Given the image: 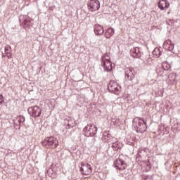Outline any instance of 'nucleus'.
Wrapping results in <instances>:
<instances>
[{"label": "nucleus", "instance_id": "nucleus-14", "mask_svg": "<svg viewBox=\"0 0 180 180\" xmlns=\"http://www.w3.org/2000/svg\"><path fill=\"white\" fill-rule=\"evenodd\" d=\"M165 65H167V63H162L161 68H158L156 70L157 74H158L160 77L163 75L164 71H168L169 70V68H165Z\"/></svg>", "mask_w": 180, "mask_h": 180}, {"label": "nucleus", "instance_id": "nucleus-3", "mask_svg": "<svg viewBox=\"0 0 180 180\" xmlns=\"http://www.w3.org/2000/svg\"><path fill=\"white\" fill-rule=\"evenodd\" d=\"M108 89L111 94H115V95H120L122 92V87L120 86L119 83L115 81H110L108 84Z\"/></svg>", "mask_w": 180, "mask_h": 180}, {"label": "nucleus", "instance_id": "nucleus-12", "mask_svg": "<svg viewBox=\"0 0 180 180\" xmlns=\"http://www.w3.org/2000/svg\"><path fill=\"white\" fill-rule=\"evenodd\" d=\"M94 33L96 36H101L103 33H105V30H103V26L101 25H94Z\"/></svg>", "mask_w": 180, "mask_h": 180}, {"label": "nucleus", "instance_id": "nucleus-16", "mask_svg": "<svg viewBox=\"0 0 180 180\" xmlns=\"http://www.w3.org/2000/svg\"><path fill=\"white\" fill-rule=\"evenodd\" d=\"M176 78V75L175 74L170 73L168 75V78H167V82H169V84L172 85V84H174Z\"/></svg>", "mask_w": 180, "mask_h": 180}, {"label": "nucleus", "instance_id": "nucleus-8", "mask_svg": "<svg viewBox=\"0 0 180 180\" xmlns=\"http://www.w3.org/2000/svg\"><path fill=\"white\" fill-rule=\"evenodd\" d=\"M114 167L117 168V169L121 171L122 169H126V167H127V165H126L123 160L118 158L114 162Z\"/></svg>", "mask_w": 180, "mask_h": 180}, {"label": "nucleus", "instance_id": "nucleus-28", "mask_svg": "<svg viewBox=\"0 0 180 180\" xmlns=\"http://www.w3.org/2000/svg\"><path fill=\"white\" fill-rule=\"evenodd\" d=\"M5 102V98H4V96L2 94H0V106Z\"/></svg>", "mask_w": 180, "mask_h": 180}, {"label": "nucleus", "instance_id": "nucleus-25", "mask_svg": "<svg viewBox=\"0 0 180 180\" xmlns=\"http://www.w3.org/2000/svg\"><path fill=\"white\" fill-rule=\"evenodd\" d=\"M68 125L70 127H74L75 126V121L72 120H68Z\"/></svg>", "mask_w": 180, "mask_h": 180}, {"label": "nucleus", "instance_id": "nucleus-6", "mask_svg": "<svg viewBox=\"0 0 180 180\" xmlns=\"http://www.w3.org/2000/svg\"><path fill=\"white\" fill-rule=\"evenodd\" d=\"M27 111L33 117H39L41 115V109L39 106L30 107Z\"/></svg>", "mask_w": 180, "mask_h": 180}, {"label": "nucleus", "instance_id": "nucleus-30", "mask_svg": "<svg viewBox=\"0 0 180 180\" xmlns=\"http://www.w3.org/2000/svg\"><path fill=\"white\" fill-rule=\"evenodd\" d=\"M20 22H22V17H20Z\"/></svg>", "mask_w": 180, "mask_h": 180}, {"label": "nucleus", "instance_id": "nucleus-7", "mask_svg": "<svg viewBox=\"0 0 180 180\" xmlns=\"http://www.w3.org/2000/svg\"><path fill=\"white\" fill-rule=\"evenodd\" d=\"M80 172L83 175H91L92 174V167L88 163H82Z\"/></svg>", "mask_w": 180, "mask_h": 180}, {"label": "nucleus", "instance_id": "nucleus-22", "mask_svg": "<svg viewBox=\"0 0 180 180\" xmlns=\"http://www.w3.org/2000/svg\"><path fill=\"white\" fill-rule=\"evenodd\" d=\"M108 146L110 148H112V150H114V151H117V150H119V148H120V143L119 142H117L116 143L108 144Z\"/></svg>", "mask_w": 180, "mask_h": 180}, {"label": "nucleus", "instance_id": "nucleus-20", "mask_svg": "<svg viewBox=\"0 0 180 180\" xmlns=\"http://www.w3.org/2000/svg\"><path fill=\"white\" fill-rule=\"evenodd\" d=\"M112 138L113 136H112V135L108 132L104 133L103 135V139L106 143H109V141L112 140Z\"/></svg>", "mask_w": 180, "mask_h": 180}, {"label": "nucleus", "instance_id": "nucleus-5", "mask_svg": "<svg viewBox=\"0 0 180 180\" xmlns=\"http://www.w3.org/2000/svg\"><path fill=\"white\" fill-rule=\"evenodd\" d=\"M101 8V3L98 0H90L88 2V9L90 12H95V11H98Z\"/></svg>", "mask_w": 180, "mask_h": 180}, {"label": "nucleus", "instance_id": "nucleus-18", "mask_svg": "<svg viewBox=\"0 0 180 180\" xmlns=\"http://www.w3.org/2000/svg\"><path fill=\"white\" fill-rule=\"evenodd\" d=\"M4 50L6 54H7L8 58H12V54L11 53H12V49L11 48V46L6 45L4 48Z\"/></svg>", "mask_w": 180, "mask_h": 180}, {"label": "nucleus", "instance_id": "nucleus-24", "mask_svg": "<svg viewBox=\"0 0 180 180\" xmlns=\"http://www.w3.org/2000/svg\"><path fill=\"white\" fill-rule=\"evenodd\" d=\"M174 47H175V45L172 42V44L168 48H167L166 50H167V51H172V53H175Z\"/></svg>", "mask_w": 180, "mask_h": 180}, {"label": "nucleus", "instance_id": "nucleus-21", "mask_svg": "<svg viewBox=\"0 0 180 180\" xmlns=\"http://www.w3.org/2000/svg\"><path fill=\"white\" fill-rule=\"evenodd\" d=\"M108 61H110V54L106 53H105V55H103L102 56L101 63H108Z\"/></svg>", "mask_w": 180, "mask_h": 180}, {"label": "nucleus", "instance_id": "nucleus-2", "mask_svg": "<svg viewBox=\"0 0 180 180\" xmlns=\"http://www.w3.org/2000/svg\"><path fill=\"white\" fill-rule=\"evenodd\" d=\"M98 133V128L96 124H88L84 128V134L86 137H94Z\"/></svg>", "mask_w": 180, "mask_h": 180}, {"label": "nucleus", "instance_id": "nucleus-10", "mask_svg": "<svg viewBox=\"0 0 180 180\" xmlns=\"http://www.w3.org/2000/svg\"><path fill=\"white\" fill-rule=\"evenodd\" d=\"M130 54L131 57H134V58H140L141 56V52L140 51V48L135 47L131 49Z\"/></svg>", "mask_w": 180, "mask_h": 180}, {"label": "nucleus", "instance_id": "nucleus-1", "mask_svg": "<svg viewBox=\"0 0 180 180\" xmlns=\"http://www.w3.org/2000/svg\"><path fill=\"white\" fill-rule=\"evenodd\" d=\"M41 144L46 148H56V147H58V140L54 136H51L43 141Z\"/></svg>", "mask_w": 180, "mask_h": 180}, {"label": "nucleus", "instance_id": "nucleus-29", "mask_svg": "<svg viewBox=\"0 0 180 180\" xmlns=\"http://www.w3.org/2000/svg\"><path fill=\"white\" fill-rule=\"evenodd\" d=\"M165 68H169H169H171V66H169V65L166 63Z\"/></svg>", "mask_w": 180, "mask_h": 180}, {"label": "nucleus", "instance_id": "nucleus-23", "mask_svg": "<svg viewBox=\"0 0 180 180\" xmlns=\"http://www.w3.org/2000/svg\"><path fill=\"white\" fill-rule=\"evenodd\" d=\"M172 41L171 40H166L163 44V49H165V50H167V49H168V47L172 44Z\"/></svg>", "mask_w": 180, "mask_h": 180}, {"label": "nucleus", "instance_id": "nucleus-19", "mask_svg": "<svg viewBox=\"0 0 180 180\" xmlns=\"http://www.w3.org/2000/svg\"><path fill=\"white\" fill-rule=\"evenodd\" d=\"M153 56H155L158 58V57H161V54H162V48H155L153 51Z\"/></svg>", "mask_w": 180, "mask_h": 180}, {"label": "nucleus", "instance_id": "nucleus-26", "mask_svg": "<svg viewBox=\"0 0 180 180\" xmlns=\"http://www.w3.org/2000/svg\"><path fill=\"white\" fill-rule=\"evenodd\" d=\"M116 143H119V141H117V139L112 137L108 142V144H115Z\"/></svg>", "mask_w": 180, "mask_h": 180}, {"label": "nucleus", "instance_id": "nucleus-17", "mask_svg": "<svg viewBox=\"0 0 180 180\" xmlns=\"http://www.w3.org/2000/svg\"><path fill=\"white\" fill-rule=\"evenodd\" d=\"M147 130V124L144 123H141L139 125V127H138V129H136L137 133H144Z\"/></svg>", "mask_w": 180, "mask_h": 180}, {"label": "nucleus", "instance_id": "nucleus-27", "mask_svg": "<svg viewBox=\"0 0 180 180\" xmlns=\"http://www.w3.org/2000/svg\"><path fill=\"white\" fill-rule=\"evenodd\" d=\"M142 179L143 180H153L154 178L153 177V176H150V175H143L142 176Z\"/></svg>", "mask_w": 180, "mask_h": 180}, {"label": "nucleus", "instance_id": "nucleus-15", "mask_svg": "<svg viewBox=\"0 0 180 180\" xmlns=\"http://www.w3.org/2000/svg\"><path fill=\"white\" fill-rule=\"evenodd\" d=\"M113 34H115V30L112 27L108 28L105 32V37H106V39H110Z\"/></svg>", "mask_w": 180, "mask_h": 180}, {"label": "nucleus", "instance_id": "nucleus-13", "mask_svg": "<svg viewBox=\"0 0 180 180\" xmlns=\"http://www.w3.org/2000/svg\"><path fill=\"white\" fill-rule=\"evenodd\" d=\"M101 65L102 67H103L105 71H107V72H110V71H112V69L113 68L111 61L101 63Z\"/></svg>", "mask_w": 180, "mask_h": 180}, {"label": "nucleus", "instance_id": "nucleus-11", "mask_svg": "<svg viewBox=\"0 0 180 180\" xmlns=\"http://www.w3.org/2000/svg\"><path fill=\"white\" fill-rule=\"evenodd\" d=\"M141 123H144V124H147V122L143 118H134L133 120V126L137 130Z\"/></svg>", "mask_w": 180, "mask_h": 180}, {"label": "nucleus", "instance_id": "nucleus-4", "mask_svg": "<svg viewBox=\"0 0 180 180\" xmlns=\"http://www.w3.org/2000/svg\"><path fill=\"white\" fill-rule=\"evenodd\" d=\"M125 79L127 81L132 82L136 77V70L131 67L126 68L124 69Z\"/></svg>", "mask_w": 180, "mask_h": 180}, {"label": "nucleus", "instance_id": "nucleus-9", "mask_svg": "<svg viewBox=\"0 0 180 180\" xmlns=\"http://www.w3.org/2000/svg\"><path fill=\"white\" fill-rule=\"evenodd\" d=\"M158 6L160 11H167V8H169V2H168V0H160Z\"/></svg>", "mask_w": 180, "mask_h": 180}]
</instances>
